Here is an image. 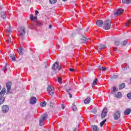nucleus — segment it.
Returning a JSON list of instances; mask_svg holds the SVG:
<instances>
[{
  "mask_svg": "<svg viewBox=\"0 0 131 131\" xmlns=\"http://www.w3.org/2000/svg\"><path fill=\"white\" fill-rule=\"evenodd\" d=\"M8 39L7 40V42H8V43H10V42H11V41H12V40H11V37H10V35H9V36H8Z\"/></svg>",
  "mask_w": 131,
  "mask_h": 131,
  "instance_id": "obj_36",
  "label": "nucleus"
},
{
  "mask_svg": "<svg viewBox=\"0 0 131 131\" xmlns=\"http://www.w3.org/2000/svg\"><path fill=\"white\" fill-rule=\"evenodd\" d=\"M20 36H21V37H23V35H24L26 33V31H25V29L24 28H20Z\"/></svg>",
  "mask_w": 131,
  "mask_h": 131,
  "instance_id": "obj_12",
  "label": "nucleus"
},
{
  "mask_svg": "<svg viewBox=\"0 0 131 131\" xmlns=\"http://www.w3.org/2000/svg\"><path fill=\"white\" fill-rule=\"evenodd\" d=\"M6 94V88H3L2 90L0 92V97H4Z\"/></svg>",
  "mask_w": 131,
  "mask_h": 131,
  "instance_id": "obj_16",
  "label": "nucleus"
},
{
  "mask_svg": "<svg viewBox=\"0 0 131 131\" xmlns=\"http://www.w3.org/2000/svg\"><path fill=\"white\" fill-rule=\"evenodd\" d=\"M111 27V20L110 19L105 20L103 23V28L106 30H109Z\"/></svg>",
  "mask_w": 131,
  "mask_h": 131,
  "instance_id": "obj_2",
  "label": "nucleus"
},
{
  "mask_svg": "<svg viewBox=\"0 0 131 131\" xmlns=\"http://www.w3.org/2000/svg\"><path fill=\"white\" fill-rule=\"evenodd\" d=\"M115 98H118V99H120L122 97V94L120 92H117L115 95Z\"/></svg>",
  "mask_w": 131,
  "mask_h": 131,
  "instance_id": "obj_14",
  "label": "nucleus"
},
{
  "mask_svg": "<svg viewBox=\"0 0 131 131\" xmlns=\"http://www.w3.org/2000/svg\"><path fill=\"white\" fill-rule=\"evenodd\" d=\"M2 9H3V6L0 5V10H2Z\"/></svg>",
  "mask_w": 131,
  "mask_h": 131,
  "instance_id": "obj_50",
  "label": "nucleus"
},
{
  "mask_svg": "<svg viewBox=\"0 0 131 131\" xmlns=\"http://www.w3.org/2000/svg\"><path fill=\"white\" fill-rule=\"evenodd\" d=\"M70 71H71V72H73V71L74 70V69H69Z\"/></svg>",
  "mask_w": 131,
  "mask_h": 131,
  "instance_id": "obj_46",
  "label": "nucleus"
},
{
  "mask_svg": "<svg viewBox=\"0 0 131 131\" xmlns=\"http://www.w3.org/2000/svg\"><path fill=\"white\" fill-rule=\"evenodd\" d=\"M28 3H31V0H27Z\"/></svg>",
  "mask_w": 131,
  "mask_h": 131,
  "instance_id": "obj_52",
  "label": "nucleus"
},
{
  "mask_svg": "<svg viewBox=\"0 0 131 131\" xmlns=\"http://www.w3.org/2000/svg\"><path fill=\"white\" fill-rule=\"evenodd\" d=\"M47 106V102L44 101L43 102L40 103V106L41 107H46Z\"/></svg>",
  "mask_w": 131,
  "mask_h": 131,
  "instance_id": "obj_29",
  "label": "nucleus"
},
{
  "mask_svg": "<svg viewBox=\"0 0 131 131\" xmlns=\"http://www.w3.org/2000/svg\"><path fill=\"white\" fill-rule=\"evenodd\" d=\"M99 70L101 71H106V70H107V68L105 67L99 66Z\"/></svg>",
  "mask_w": 131,
  "mask_h": 131,
  "instance_id": "obj_24",
  "label": "nucleus"
},
{
  "mask_svg": "<svg viewBox=\"0 0 131 131\" xmlns=\"http://www.w3.org/2000/svg\"><path fill=\"white\" fill-rule=\"evenodd\" d=\"M118 78V75H114L113 77H112V78L113 79H116V78Z\"/></svg>",
  "mask_w": 131,
  "mask_h": 131,
  "instance_id": "obj_35",
  "label": "nucleus"
},
{
  "mask_svg": "<svg viewBox=\"0 0 131 131\" xmlns=\"http://www.w3.org/2000/svg\"><path fill=\"white\" fill-rule=\"evenodd\" d=\"M106 115H107V108H103L102 114H101L102 118H104V117H105V116H106Z\"/></svg>",
  "mask_w": 131,
  "mask_h": 131,
  "instance_id": "obj_10",
  "label": "nucleus"
},
{
  "mask_svg": "<svg viewBox=\"0 0 131 131\" xmlns=\"http://www.w3.org/2000/svg\"><path fill=\"white\" fill-rule=\"evenodd\" d=\"M126 25H127V26L131 25V19H129L127 20Z\"/></svg>",
  "mask_w": 131,
  "mask_h": 131,
  "instance_id": "obj_33",
  "label": "nucleus"
},
{
  "mask_svg": "<svg viewBox=\"0 0 131 131\" xmlns=\"http://www.w3.org/2000/svg\"><path fill=\"white\" fill-rule=\"evenodd\" d=\"M130 112H131V110H130V108H127V109L125 111L124 114L125 115H128L129 114H130Z\"/></svg>",
  "mask_w": 131,
  "mask_h": 131,
  "instance_id": "obj_18",
  "label": "nucleus"
},
{
  "mask_svg": "<svg viewBox=\"0 0 131 131\" xmlns=\"http://www.w3.org/2000/svg\"><path fill=\"white\" fill-rule=\"evenodd\" d=\"M11 59L12 60V61H14L15 62V61H16V57L15 56L12 57L11 56Z\"/></svg>",
  "mask_w": 131,
  "mask_h": 131,
  "instance_id": "obj_40",
  "label": "nucleus"
},
{
  "mask_svg": "<svg viewBox=\"0 0 131 131\" xmlns=\"http://www.w3.org/2000/svg\"><path fill=\"white\" fill-rule=\"evenodd\" d=\"M2 112L4 114L8 113L9 112V106L7 105H4L2 107Z\"/></svg>",
  "mask_w": 131,
  "mask_h": 131,
  "instance_id": "obj_7",
  "label": "nucleus"
},
{
  "mask_svg": "<svg viewBox=\"0 0 131 131\" xmlns=\"http://www.w3.org/2000/svg\"><path fill=\"white\" fill-rule=\"evenodd\" d=\"M52 25H50L49 26V29H52Z\"/></svg>",
  "mask_w": 131,
  "mask_h": 131,
  "instance_id": "obj_45",
  "label": "nucleus"
},
{
  "mask_svg": "<svg viewBox=\"0 0 131 131\" xmlns=\"http://www.w3.org/2000/svg\"><path fill=\"white\" fill-rule=\"evenodd\" d=\"M92 129L94 131H99V127L97 125H92L91 126Z\"/></svg>",
  "mask_w": 131,
  "mask_h": 131,
  "instance_id": "obj_19",
  "label": "nucleus"
},
{
  "mask_svg": "<svg viewBox=\"0 0 131 131\" xmlns=\"http://www.w3.org/2000/svg\"><path fill=\"white\" fill-rule=\"evenodd\" d=\"M93 113L96 114L97 113V111L95 110L94 111H93Z\"/></svg>",
  "mask_w": 131,
  "mask_h": 131,
  "instance_id": "obj_48",
  "label": "nucleus"
},
{
  "mask_svg": "<svg viewBox=\"0 0 131 131\" xmlns=\"http://www.w3.org/2000/svg\"><path fill=\"white\" fill-rule=\"evenodd\" d=\"M7 69V66H5L3 68V70L4 71V72L6 71V70Z\"/></svg>",
  "mask_w": 131,
  "mask_h": 131,
  "instance_id": "obj_43",
  "label": "nucleus"
},
{
  "mask_svg": "<svg viewBox=\"0 0 131 131\" xmlns=\"http://www.w3.org/2000/svg\"><path fill=\"white\" fill-rule=\"evenodd\" d=\"M121 112L119 111L115 112L114 114V119L115 120H118L120 118Z\"/></svg>",
  "mask_w": 131,
  "mask_h": 131,
  "instance_id": "obj_6",
  "label": "nucleus"
},
{
  "mask_svg": "<svg viewBox=\"0 0 131 131\" xmlns=\"http://www.w3.org/2000/svg\"><path fill=\"white\" fill-rule=\"evenodd\" d=\"M47 91L49 95H50V96H53L54 95V93H55V89L54 87L50 85L47 88Z\"/></svg>",
  "mask_w": 131,
  "mask_h": 131,
  "instance_id": "obj_3",
  "label": "nucleus"
},
{
  "mask_svg": "<svg viewBox=\"0 0 131 131\" xmlns=\"http://www.w3.org/2000/svg\"><path fill=\"white\" fill-rule=\"evenodd\" d=\"M36 101H37L36 98H35V97H32L30 99V103L32 105H33L34 104H36Z\"/></svg>",
  "mask_w": 131,
  "mask_h": 131,
  "instance_id": "obj_9",
  "label": "nucleus"
},
{
  "mask_svg": "<svg viewBox=\"0 0 131 131\" xmlns=\"http://www.w3.org/2000/svg\"><path fill=\"white\" fill-rule=\"evenodd\" d=\"M48 119V114H42L40 119H39V125L40 126H42V125H44L45 122L46 121V120Z\"/></svg>",
  "mask_w": 131,
  "mask_h": 131,
  "instance_id": "obj_1",
  "label": "nucleus"
},
{
  "mask_svg": "<svg viewBox=\"0 0 131 131\" xmlns=\"http://www.w3.org/2000/svg\"><path fill=\"white\" fill-rule=\"evenodd\" d=\"M67 0H62L63 2H66Z\"/></svg>",
  "mask_w": 131,
  "mask_h": 131,
  "instance_id": "obj_55",
  "label": "nucleus"
},
{
  "mask_svg": "<svg viewBox=\"0 0 131 131\" xmlns=\"http://www.w3.org/2000/svg\"><path fill=\"white\" fill-rule=\"evenodd\" d=\"M32 27H33V25H31V28H32Z\"/></svg>",
  "mask_w": 131,
  "mask_h": 131,
  "instance_id": "obj_53",
  "label": "nucleus"
},
{
  "mask_svg": "<svg viewBox=\"0 0 131 131\" xmlns=\"http://www.w3.org/2000/svg\"><path fill=\"white\" fill-rule=\"evenodd\" d=\"M123 4H130L131 0H122Z\"/></svg>",
  "mask_w": 131,
  "mask_h": 131,
  "instance_id": "obj_25",
  "label": "nucleus"
},
{
  "mask_svg": "<svg viewBox=\"0 0 131 131\" xmlns=\"http://www.w3.org/2000/svg\"><path fill=\"white\" fill-rule=\"evenodd\" d=\"M12 31V28H11V27H9L8 29H7V32H8V33H11V32Z\"/></svg>",
  "mask_w": 131,
  "mask_h": 131,
  "instance_id": "obj_32",
  "label": "nucleus"
},
{
  "mask_svg": "<svg viewBox=\"0 0 131 131\" xmlns=\"http://www.w3.org/2000/svg\"><path fill=\"white\" fill-rule=\"evenodd\" d=\"M49 2L51 4H56V3H57V0H49Z\"/></svg>",
  "mask_w": 131,
  "mask_h": 131,
  "instance_id": "obj_30",
  "label": "nucleus"
},
{
  "mask_svg": "<svg viewBox=\"0 0 131 131\" xmlns=\"http://www.w3.org/2000/svg\"><path fill=\"white\" fill-rule=\"evenodd\" d=\"M66 92L70 96V98H72V95L71 94L72 91H71V89H67Z\"/></svg>",
  "mask_w": 131,
  "mask_h": 131,
  "instance_id": "obj_17",
  "label": "nucleus"
},
{
  "mask_svg": "<svg viewBox=\"0 0 131 131\" xmlns=\"http://www.w3.org/2000/svg\"><path fill=\"white\" fill-rule=\"evenodd\" d=\"M124 88H125V83H123L120 85L119 90H122V89H124Z\"/></svg>",
  "mask_w": 131,
  "mask_h": 131,
  "instance_id": "obj_26",
  "label": "nucleus"
},
{
  "mask_svg": "<svg viewBox=\"0 0 131 131\" xmlns=\"http://www.w3.org/2000/svg\"><path fill=\"white\" fill-rule=\"evenodd\" d=\"M89 39H90V38L88 39L85 37L83 36L82 38H81L80 39V42L81 43L86 42L88 40H89Z\"/></svg>",
  "mask_w": 131,
  "mask_h": 131,
  "instance_id": "obj_15",
  "label": "nucleus"
},
{
  "mask_svg": "<svg viewBox=\"0 0 131 131\" xmlns=\"http://www.w3.org/2000/svg\"><path fill=\"white\" fill-rule=\"evenodd\" d=\"M35 15H36V16H37V15H38V14H39V12H38V11L36 10V11H35Z\"/></svg>",
  "mask_w": 131,
  "mask_h": 131,
  "instance_id": "obj_42",
  "label": "nucleus"
},
{
  "mask_svg": "<svg viewBox=\"0 0 131 131\" xmlns=\"http://www.w3.org/2000/svg\"><path fill=\"white\" fill-rule=\"evenodd\" d=\"M73 111H76L77 110V107H76V105H75V104L73 103L72 107Z\"/></svg>",
  "mask_w": 131,
  "mask_h": 131,
  "instance_id": "obj_27",
  "label": "nucleus"
},
{
  "mask_svg": "<svg viewBox=\"0 0 131 131\" xmlns=\"http://www.w3.org/2000/svg\"><path fill=\"white\" fill-rule=\"evenodd\" d=\"M6 88H7V95H10L11 94V89H12V83L11 82H8L6 83Z\"/></svg>",
  "mask_w": 131,
  "mask_h": 131,
  "instance_id": "obj_4",
  "label": "nucleus"
},
{
  "mask_svg": "<svg viewBox=\"0 0 131 131\" xmlns=\"http://www.w3.org/2000/svg\"><path fill=\"white\" fill-rule=\"evenodd\" d=\"M1 18H3V19H6V12H1Z\"/></svg>",
  "mask_w": 131,
  "mask_h": 131,
  "instance_id": "obj_23",
  "label": "nucleus"
},
{
  "mask_svg": "<svg viewBox=\"0 0 131 131\" xmlns=\"http://www.w3.org/2000/svg\"><path fill=\"white\" fill-rule=\"evenodd\" d=\"M62 108L65 109V106H64V104H62Z\"/></svg>",
  "mask_w": 131,
  "mask_h": 131,
  "instance_id": "obj_47",
  "label": "nucleus"
},
{
  "mask_svg": "<svg viewBox=\"0 0 131 131\" xmlns=\"http://www.w3.org/2000/svg\"><path fill=\"white\" fill-rule=\"evenodd\" d=\"M22 51H23V48L20 47L19 50H18V53L19 55H23V53H22Z\"/></svg>",
  "mask_w": 131,
  "mask_h": 131,
  "instance_id": "obj_28",
  "label": "nucleus"
},
{
  "mask_svg": "<svg viewBox=\"0 0 131 131\" xmlns=\"http://www.w3.org/2000/svg\"><path fill=\"white\" fill-rule=\"evenodd\" d=\"M105 122H106V119L100 122L101 127H102V126H103V125H104V124L105 123Z\"/></svg>",
  "mask_w": 131,
  "mask_h": 131,
  "instance_id": "obj_31",
  "label": "nucleus"
},
{
  "mask_svg": "<svg viewBox=\"0 0 131 131\" xmlns=\"http://www.w3.org/2000/svg\"><path fill=\"white\" fill-rule=\"evenodd\" d=\"M127 98L128 99H131V94L130 93H128L127 95Z\"/></svg>",
  "mask_w": 131,
  "mask_h": 131,
  "instance_id": "obj_39",
  "label": "nucleus"
},
{
  "mask_svg": "<svg viewBox=\"0 0 131 131\" xmlns=\"http://www.w3.org/2000/svg\"><path fill=\"white\" fill-rule=\"evenodd\" d=\"M30 19L32 21H33V20H37V16H33L32 14H31L30 16Z\"/></svg>",
  "mask_w": 131,
  "mask_h": 131,
  "instance_id": "obj_22",
  "label": "nucleus"
},
{
  "mask_svg": "<svg viewBox=\"0 0 131 131\" xmlns=\"http://www.w3.org/2000/svg\"><path fill=\"white\" fill-rule=\"evenodd\" d=\"M123 9H119L117 10L116 12L114 13L115 16H119V15H121L122 13H123Z\"/></svg>",
  "mask_w": 131,
  "mask_h": 131,
  "instance_id": "obj_8",
  "label": "nucleus"
},
{
  "mask_svg": "<svg viewBox=\"0 0 131 131\" xmlns=\"http://www.w3.org/2000/svg\"><path fill=\"white\" fill-rule=\"evenodd\" d=\"M115 44L116 46H119V41L118 40L115 41Z\"/></svg>",
  "mask_w": 131,
  "mask_h": 131,
  "instance_id": "obj_38",
  "label": "nucleus"
},
{
  "mask_svg": "<svg viewBox=\"0 0 131 131\" xmlns=\"http://www.w3.org/2000/svg\"><path fill=\"white\" fill-rule=\"evenodd\" d=\"M5 97H0V105H2L5 103Z\"/></svg>",
  "mask_w": 131,
  "mask_h": 131,
  "instance_id": "obj_20",
  "label": "nucleus"
},
{
  "mask_svg": "<svg viewBox=\"0 0 131 131\" xmlns=\"http://www.w3.org/2000/svg\"><path fill=\"white\" fill-rule=\"evenodd\" d=\"M1 90H2V86L1 85H0V91H1Z\"/></svg>",
  "mask_w": 131,
  "mask_h": 131,
  "instance_id": "obj_54",
  "label": "nucleus"
},
{
  "mask_svg": "<svg viewBox=\"0 0 131 131\" xmlns=\"http://www.w3.org/2000/svg\"><path fill=\"white\" fill-rule=\"evenodd\" d=\"M97 81H98V79L96 78L93 82V85H95V84H97Z\"/></svg>",
  "mask_w": 131,
  "mask_h": 131,
  "instance_id": "obj_34",
  "label": "nucleus"
},
{
  "mask_svg": "<svg viewBox=\"0 0 131 131\" xmlns=\"http://www.w3.org/2000/svg\"><path fill=\"white\" fill-rule=\"evenodd\" d=\"M114 51H117V47L114 48Z\"/></svg>",
  "mask_w": 131,
  "mask_h": 131,
  "instance_id": "obj_49",
  "label": "nucleus"
},
{
  "mask_svg": "<svg viewBox=\"0 0 131 131\" xmlns=\"http://www.w3.org/2000/svg\"><path fill=\"white\" fill-rule=\"evenodd\" d=\"M117 91V89L116 88V87H114V89H113L114 93H116Z\"/></svg>",
  "mask_w": 131,
  "mask_h": 131,
  "instance_id": "obj_41",
  "label": "nucleus"
},
{
  "mask_svg": "<svg viewBox=\"0 0 131 131\" xmlns=\"http://www.w3.org/2000/svg\"><path fill=\"white\" fill-rule=\"evenodd\" d=\"M91 102V98L88 97L86 99H85L84 103V104H90Z\"/></svg>",
  "mask_w": 131,
  "mask_h": 131,
  "instance_id": "obj_21",
  "label": "nucleus"
},
{
  "mask_svg": "<svg viewBox=\"0 0 131 131\" xmlns=\"http://www.w3.org/2000/svg\"><path fill=\"white\" fill-rule=\"evenodd\" d=\"M86 31H87L88 32H89V31H90V28H88L87 30H86Z\"/></svg>",
  "mask_w": 131,
  "mask_h": 131,
  "instance_id": "obj_51",
  "label": "nucleus"
},
{
  "mask_svg": "<svg viewBox=\"0 0 131 131\" xmlns=\"http://www.w3.org/2000/svg\"><path fill=\"white\" fill-rule=\"evenodd\" d=\"M58 81L60 83V84H62V79H61L60 78H58Z\"/></svg>",
  "mask_w": 131,
  "mask_h": 131,
  "instance_id": "obj_37",
  "label": "nucleus"
},
{
  "mask_svg": "<svg viewBox=\"0 0 131 131\" xmlns=\"http://www.w3.org/2000/svg\"><path fill=\"white\" fill-rule=\"evenodd\" d=\"M96 24L97 25H98L99 27H102V26H103V20H97L96 22Z\"/></svg>",
  "mask_w": 131,
  "mask_h": 131,
  "instance_id": "obj_13",
  "label": "nucleus"
},
{
  "mask_svg": "<svg viewBox=\"0 0 131 131\" xmlns=\"http://www.w3.org/2000/svg\"><path fill=\"white\" fill-rule=\"evenodd\" d=\"M58 69V70H61V66H60V64H59V62H55L53 65L52 66V70H57Z\"/></svg>",
  "mask_w": 131,
  "mask_h": 131,
  "instance_id": "obj_5",
  "label": "nucleus"
},
{
  "mask_svg": "<svg viewBox=\"0 0 131 131\" xmlns=\"http://www.w3.org/2000/svg\"><path fill=\"white\" fill-rule=\"evenodd\" d=\"M126 43H127V42H126V40H124L123 42V43H122V45H123V46H125V45H126Z\"/></svg>",
  "mask_w": 131,
  "mask_h": 131,
  "instance_id": "obj_44",
  "label": "nucleus"
},
{
  "mask_svg": "<svg viewBox=\"0 0 131 131\" xmlns=\"http://www.w3.org/2000/svg\"><path fill=\"white\" fill-rule=\"evenodd\" d=\"M105 48H106V45L100 44L98 46V50L102 51V50H103V49H105Z\"/></svg>",
  "mask_w": 131,
  "mask_h": 131,
  "instance_id": "obj_11",
  "label": "nucleus"
}]
</instances>
